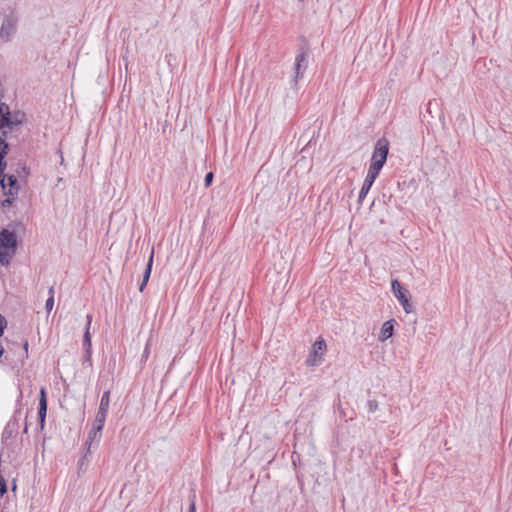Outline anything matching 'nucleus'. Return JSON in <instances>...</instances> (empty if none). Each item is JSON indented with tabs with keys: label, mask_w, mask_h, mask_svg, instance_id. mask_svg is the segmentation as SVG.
<instances>
[{
	"label": "nucleus",
	"mask_w": 512,
	"mask_h": 512,
	"mask_svg": "<svg viewBox=\"0 0 512 512\" xmlns=\"http://www.w3.org/2000/svg\"><path fill=\"white\" fill-rule=\"evenodd\" d=\"M391 288L394 296L402 305L404 311L409 314L413 312V306L409 303V291L401 285L398 280H393Z\"/></svg>",
	"instance_id": "39448f33"
},
{
	"label": "nucleus",
	"mask_w": 512,
	"mask_h": 512,
	"mask_svg": "<svg viewBox=\"0 0 512 512\" xmlns=\"http://www.w3.org/2000/svg\"><path fill=\"white\" fill-rule=\"evenodd\" d=\"M86 326H85V332H84V337H83V346L86 350V354L87 356L89 357L90 354H91V346H92V343H91V334H90V326H91V323H92V315L91 314H87L86 316Z\"/></svg>",
	"instance_id": "4468645a"
},
{
	"label": "nucleus",
	"mask_w": 512,
	"mask_h": 512,
	"mask_svg": "<svg viewBox=\"0 0 512 512\" xmlns=\"http://www.w3.org/2000/svg\"><path fill=\"white\" fill-rule=\"evenodd\" d=\"M20 416H21V409L15 410L12 420H10L7 423V425L5 426V428L3 430L2 440L6 441L13 436V433L17 429L18 420H19Z\"/></svg>",
	"instance_id": "f8f14e48"
},
{
	"label": "nucleus",
	"mask_w": 512,
	"mask_h": 512,
	"mask_svg": "<svg viewBox=\"0 0 512 512\" xmlns=\"http://www.w3.org/2000/svg\"><path fill=\"white\" fill-rule=\"evenodd\" d=\"M102 436V430H96L95 427H92L91 431L88 434V438L85 442L86 453L83 458L80 460L79 466L82 468L84 461L87 459V455L91 453L92 444L96 441L97 443L100 441Z\"/></svg>",
	"instance_id": "1a4fd4ad"
},
{
	"label": "nucleus",
	"mask_w": 512,
	"mask_h": 512,
	"mask_svg": "<svg viewBox=\"0 0 512 512\" xmlns=\"http://www.w3.org/2000/svg\"><path fill=\"white\" fill-rule=\"evenodd\" d=\"M393 322H394L393 319L388 320V321L384 322V324L382 325L381 335H380L382 340H386L393 335V331H394Z\"/></svg>",
	"instance_id": "dca6fc26"
},
{
	"label": "nucleus",
	"mask_w": 512,
	"mask_h": 512,
	"mask_svg": "<svg viewBox=\"0 0 512 512\" xmlns=\"http://www.w3.org/2000/svg\"><path fill=\"white\" fill-rule=\"evenodd\" d=\"M47 414V393L44 387H41L39 392V408H38V420L41 429L44 428L45 418Z\"/></svg>",
	"instance_id": "9d476101"
},
{
	"label": "nucleus",
	"mask_w": 512,
	"mask_h": 512,
	"mask_svg": "<svg viewBox=\"0 0 512 512\" xmlns=\"http://www.w3.org/2000/svg\"><path fill=\"white\" fill-rule=\"evenodd\" d=\"M15 173H16L15 175L17 176V178H19L20 180L26 181L30 175V170L25 164L19 163L15 170Z\"/></svg>",
	"instance_id": "a211bd4d"
},
{
	"label": "nucleus",
	"mask_w": 512,
	"mask_h": 512,
	"mask_svg": "<svg viewBox=\"0 0 512 512\" xmlns=\"http://www.w3.org/2000/svg\"><path fill=\"white\" fill-rule=\"evenodd\" d=\"M106 417H107L106 412L98 410L95 420H94V423H93V427H95L96 430H103V427H104L105 421H106Z\"/></svg>",
	"instance_id": "f3484780"
},
{
	"label": "nucleus",
	"mask_w": 512,
	"mask_h": 512,
	"mask_svg": "<svg viewBox=\"0 0 512 512\" xmlns=\"http://www.w3.org/2000/svg\"><path fill=\"white\" fill-rule=\"evenodd\" d=\"M188 512H196V496H195V494H193L190 497V504H189Z\"/></svg>",
	"instance_id": "4be33fe9"
},
{
	"label": "nucleus",
	"mask_w": 512,
	"mask_h": 512,
	"mask_svg": "<svg viewBox=\"0 0 512 512\" xmlns=\"http://www.w3.org/2000/svg\"><path fill=\"white\" fill-rule=\"evenodd\" d=\"M22 123V120L17 116L12 117L9 107L5 103H0V132L5 128L12 129L13 126H17Z\"/></svg>",
	"instance_id": "0eeeda50"
},
{
	"label": "nucleus",
	"mask_w": 512,
	"mask_h": 512,
	"mask_svg": "<svg viewBox=\"0 0 512 512\" xmlns=\"http://www.w3.org/2000/svg\"><path fill=\"white\" fill-rule=\"evenodd\" d=\"M7 326V320L0 314V337L4 334V330Z\"/></svg>",
	"instance_id": "5701e85b"
},
{
	"label": "nucleus",
	"mask_w": 512,
	"mask_h": 512,
	"mask_svg": "<svg viewBox=\"0 0 512 512\" xmlns=\"http://www.w3.org/2000/svg\"><path fill=\"white\" fill-rule=\"evenodd\" d=\"M148 355H149V344L146 345L144 351H143V355L142 357L147 359L148 358Z\"/></svg>",
	"instance_id": "a878e982"
},
{
	"label": "nucleus",
	"mask_w": 512,
	"mask_h": 512,
	"mask_svg": "<svg viewBox=\"0 0 512 512\" xmlns=\"http://www.w3.org/2000/svg\"><path fill=\"white\" fill-rule=\"evenodd\" d=\"M28 341H25L24 345H23V349L27 352L28 351Z\"/></svg>",
	"instance_id": "cd10ccee"
},
{
	"label": "nucleus",
	"mask_w": 512,
	"mask_h": 512,
	"mask_svg": "<svg viewBox=\"0 0 512 512\" xmlns=\"http://www.w3.org/2000/svg\"><path fill=\"white\" fill-rule=\"evenodd\" d=\"M7 134L8 132L3 130L0 135V177L3 175V172L7 167V162L5 160V157L9 152V144L5 140Z\"/></svg>",
	"instance_id": "9b49d317"
},
{
	"label": "nucleus",
	"mask_w": 512,
	"mask_h": 512,
	"mask_svg": "<svg viewBox=\"0 0 512 512\" xmlns=\"http://www.w3.org/2000/svg\"><path fill=\"white\" fill-rule=\"evenodd\" d=\"M308 67V50L302 47L299 50V53L297 54L295 58V75H294V82L297 83L299 79H301Z\"/></svg>",
	"instance_id": "6e6552de"
},
{
	"label": "nucleus",
	"mask_w": 512,
	"mask_h": 512,
	"mask_svg": "<svg viewBox=\"0 0 512 512\" xmlns=\"http://www.w3.org/2000/svg\"><path fill=\"white\" fill-rule=\"evenodd\" d=\"M378 177L377 174L371 172L368 170V173L366 175V178L363 182V185L361 187V190L359 192V196H358V202L359 203H362V201L364 200V198L366 197V195L368 194L369 190L371 189L375 179Z\"/></svg>",
	"instance_id": "ddd939ff"
},
{
	"label": "nucleus",
	"mask_w": 512,
	"mask_h": 512,
	"mask_svg": "<svg viewBox=\"0 0 512 512\" xmlns=\"http://www.w3.org/2000/svg\"><path fill=\"white\" fill-rule=\"evenodd\" d=\"M327 350V345L324 339L318 338L313 346L307 359L308 366H317L321 363V358Z\"/></svg>",
	"instance_id": "423d86ee"
},
{
	"label": "nucleus",
	"mask_w": 512,
	"mask_h": 512,
	"mask_svg": "<svg viewBox=\"0 0 512 512\" xmlns=\"http://www.w3.org/2000/svg\"><path fill=\"white\" fill-rule=\"evenodd\" d=\"M109 405H110V390H107L103 393V395L101 397L98 410L108 413Z\"/></svg>",
	"instance_id": "6ab92c4d"
},
{
	"label": "nucleus",
	"mask_w": 512,
	"mask_h": 512,
	"mask_svg": "<svg viewBox=\"0 0 512 512\" xmlns=\"http://www.w3.org/2000/svg\"><path fill=\"white\" fill-rule=\"evenodd\" d=\"M7 492V485L5 479L0 476V496H3Z\"/></svg>",
	"instance_id": "b1692460"
},
{
	"label": "nucleus",
	"mask_w": 512,
	"mask_h": 512,
	"mask_svg": "<svg viewBox=\"0 0 512 512\" xmlns=\"http://www.w3.org/2000/svg\"><path fill=\"white\" fill-rule=\"evenodd\" d=\"M368 412L373 413L378 409V402L375 399H369L367 401Z\"/></svg>",
	"instance_id": "aec40b11"
},
{
	"label": "nucleus",
	"mask_w": 512,
	"mask_h": 512,
	"mask_svg": "<svg viewBox=\"0 0 512 512\" xmlns=\"http://www.w3.org/2000/svg\"><path fill=\"white\" fill-rule=\"evenodd\" d=\"M18 241L14 231L3 229L0 232V264L8 266L17 251Z\"/></svg>",
	"instance_id": "f257e3e1"
},
{
	"label": "nucleus",
	"mask_w": 512,
	"mask_h": 512,
	"mask_svg": "<svg viewBox=\"0 0 512 512\" xmlns=\"http://www.w3.org/2000/svg\"><path fill=\"white\" fill-rule=\"evenodd\" d=\"M54 306V295H50L49 298L46 300L45 308L48 312L52 310Z\"/></svg>",
	"instance_id": "412c9836"
},
{
	"label": "nucleus",
	"mask_w": 512,
	"mask_h": 512,
	"mask_svg": "<svg viewBox=\"0 0 512 512\" xmlns=\"http://www.w3.org/2000/svg\"><path fill=\"white\" fill-rule=\"evenodd\" d=\"M0 186L2 188L3 195L6 196L1 203L2 207H10L12 206L14 199L19 193L20 185L18 183V178L15 174H5L0 177Z\"/></svg>",
	"instance_id": "7ed1b4c3"
},
{
	"label": "nucleus",
	"mask_w": 512,
	"mask_h": 512,
	"mask_svg": "<svg viewBox=\"0 0 512 512\" xmlns=\"http://www.w3.org/2000/svg\"><path fill=\"white\" fill-rule=\"evenodd\" d=\"M153 258H154V250L152 249V252L150 254V257H149L147 265H146V269H145V272H144V275H143L142 282L140 283V286H139V291L140 292H143L144 288L146 287V285H147V283L149 281V278H150V275H151V271H152Z\"/></svg>",
	"instance_id": "2eb2a0df"
},
{
	"label": "nucleus",
	"mask_w": 512,
	"mask_h": 512,
	"mask_svg": "<svg viewBox=\"0 0 512 512\" xmlns=\"http://www.w3.org/2000/svg\"><path fill=\"white\" fill-rule=\"evenodd\" d=\"M53 293H54V288H53V286H51V287L49 288V294H50V295H53Z\"/></svg>",
	"instance_id": "c85d7f7f"
},
{
	"label": "nucleus",
	"mask_w": 512,
	"mask_h": 512,
	"mask_svg": "<svg viewBox=\"0 0 512 512\" xmlns=\"http://www.w3.org/2000/svg\"><path fill=\"white\" fill-rule=\"evenodd\" d=\"M27 432H28V424H27V422H25L24 433H27Z\"/></svg>",
	"instance_id": "c756f323"
},
{
	"label": "nucleus",
	"mask_w": 512,
	"mask_h": 512,
	"mask_svg": "<svg viewBox=\"0 0 512 512\" xmlns=\"http://www.w3.org/2000/svg\"><path fill=\"white\" fill-rule=\"evenodd\" d=\"M388 153L389 141L385 137L379 138L374 145L368 170L379 175L381 169L387 161Z\"/></svg>",
	"instance_id": "f03ea898"
},
{
	"label": "nucleus",
	"mask_w": 512,
	"mask_h": 512,
	"mask_svg": "<svg viewBox=\"0 0 512 512\" xmlns=\"http://www.w3.org/2000/svg\"><path fill=\"white\" fill-rule=\"evenodd\" d=\"M213 173L212 172H209L206 174L205 178H204V185L205 187H209L213 181Z\"/></svg>",
	"instance_id": "393cba45"
},
{
	"label": "nucleus",
	"mask_w": 512,
	"mask_h": 512,
	"mask_svg": "<svg viewBox=\"0 0 512 512\" xmlns=\"http://www.w3.org/2000/svg\"><path fill=\"white\" fill-rule=\"evenodd\" d=\"M18 24V17L15 12H10L3 19L0 28V40L7 43L11 40L13 35L16 33Z\"/></svg>",
	"instance_id": "20e7f679"
},
{
	"label": "nucleus",
	"mask_w": 512,
	"mask_h": 512,
	"mask_svg": "<svg viewBox=\"0 0 512 512\" xmlns=\"http://www.w3.org/2000/svg\"><path fill=\"white\" fill-rule=\"evenodd\" d=\"M4 354V347L2 345V343L0 342V358L3 356Z\"/></svg>",
	"instance_id": "bb28decb"
}]
</instances>
